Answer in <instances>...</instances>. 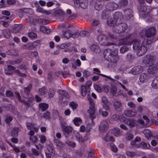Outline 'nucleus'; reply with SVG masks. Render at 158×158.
I'll return each instance as SVG.
<instances>
[{"label":"nucleus","mask_w":158,"mask_h":158,"mask_svg":"<svg viewBox=\"0 0 158 158\" xmlns=\"http://www.w3.org/2000/svg\"><path fill=\"white\" fill-rule=\"evenodd\" d=\"M3 34L5 38H9L10 35V30L9 29H6L3 31Z\"/></svg>","instance_id":"obj_39"},{"label":"nucleus","mask_w":158,"mask_h":158,"mask_svg":"<svg viewBox=\"0 0 158 158\" xmlns=\"http://www.w3.org/2000/svg\"><path fill=\"white\" fill-rule=\"evenodd\" d=\"M50 116V114L48 112L44 113L42 115H41V117L42 118H48Z\"/></svg>","instance_id":"obj_51"},{"label":"nucleus","mask_w":158,"mask_h":158,"mask_svg":"<svg viewBox=\"0 0 158 158\" xmlns=\"http://www.w3.org/2000/svg\"><path fill=\"white\" fill-rule=\"evenodd\" d=\"M104 139L106 142L113 141L114 138L112 133L109 131L104 138Z\"/></svg>","instance_id":"obj_21"},{"label":"nucleus","mask_w":158,"mask_h":158,"mask_svg":"<svg viewBox=\"0 0 158 158\" xmlns=\"http://www.w3.org/2000/svg\"><path fill=\"white\" fill-rule=\"evenodd\" d=\"M90 72L89 71L87 70H85L83 73V76L85 77H89L90 76Z\"/></svg>","instance_id":"obj_49"},{"label":"nucleus","mask_w":158,"mask_h":158,"mask_svg":"<svg viewBox=\"0 0 158 158\" xmlns=\"http://www.w3.org/2000/svg\"><path fill=\"white\" fill-rule=\"evenodd\" d=\"M123 15L120 12H116L115 13L114 15V20L117 22L118 24H119L118 23V21H120L122 19Z\"/></svg>","instance_id":"obj_18"},{"label":"nucleus","mask_w":158,"mask_h":158,"mask_svg":"<svg viewBox=\"0 0 158 158\" xmlns=\"http://www.w3.org/2000/svg\"><path fill=\"white\" fill-rule=\"evenodd\" d=\"M39 22L42 24H47L48 23V21L44 19H39L38 20Z\"/></svg>","instance_id":"obj_58"},{"label":"nucleus","mask_w":158,"mask_h":158,"mask_svg":"<svg viewBox=\"0 0 158 158\" xmlns=\"http://www.w3.org/2000/svg\"><path fill=\"white\" fill-rule=\"evenodd\" d=\"M88 33L85 31H82L80 32V35L82 37H85L88 35Z\"/></svg>","instance_id":"obj_56"},{"label":"nucleus","mask_w":158,"mask_h":158,"mask_svg":"<svg viewBox=\"0 0 158 158\" xmlns=\"http://www.w3.org/2000/svg\"><path fill=\"white\" fill-rule=\"evenodd\" d=\"M87 98L90 103L89 109L88 110V112L91 115L94 114L95 113L94 103L90 95H88Z\"/></svg>","instance_id":"obj_7"},{"label":"nucleus","mask_w":158,"mask_h":158,"mask_svg":"<svg viewBox=\"0 0 158 158\" xmlns=\"http://www.w3.org/2000/svg\"><path fill=\"white\" fill-rule=\"evenodd\" d=\"M73 121L74 124L77 126H79L82 122V120L81 118L77 117L75 118Z\"/></svg>","instance_id":"obj_31"},{"label":"nucleus","mask_w":158,"mask_h":158,"mask_svg":"<svg viewBox=\"0 0 158 158\" xmlns=\"http://www.w3.org/2000/svg\"><path fill=\"white\" fill-rule=\"evenodd\" d=\"M38 137L40 139V141L41 143H43L45 142L46 140V138L44 135L40 134L39 135Z\"/></svg>","instance_id":"obj_42"},{"label":"nucleus","mask_w":158,"mask_h":158,"mask_svg":"<svg viewBox=\"0 0 158 158\" xmlns=\"http://www.w3.org/2000/svg\"><path fill=\"white\" fill-rule=\"evenodd\" d=\"M74 63H72V68L74 69H76L77 66L80 67L81 64V63L80 60L77 59L76 60H73Z\"/></svg>","instance_id":"obj_23"},{"label":"nucleus","mask_w":158,"mask_h":158,"mask_svg":"<svg viewBox=\"0 0 158 158\" xmlns=\"http://www.w3.org/2000/svg\"><path fill=\"white\" fill-rule=\"evenodd\" d=\"M137 122L133 119H131L129 120L128 122V124L130 126L134 127L137 125Z\"/></svg>","instance_id":"obj_40"},{"label":"nucleus","mask_w":158,"mask_h":158,"mask_svg":"<svg viewBox=\"0 0 158 158\" xmlns=\"http://www.w3.org/2000/svg\"><path fill=\"white\" fill-rule=\"evenodd\" d=\"M143 119L146 121L145 125L149 126L148 123L149 122L150 120L148 118L146 115H143Z\"/></svg>","instance_id":"obj_59"},{"label":"nucleus","mask_w":158,"mask_h":158,"mask_svg":"<svg viewBox=\"0 0 158 158\" xmlns=\"http://www.w3.org/2000/svg\"><path fill=\"white\" fill-rule=\"evenodd\" d=\"M133 137V135L132 134L127 133L125 135V138L127 140H131Z\"/></svg>","instance_id":"obj_43"},{"label":"nucleus","mask_w":158,"mask_h":158,"mask_svg":"<svg viewBox=\"0 0 158 158\" xmlns=\"http://www.w3.org/2000/svg\"><path fill=\"white\" fill-rule=\"evenodd\" d=\"M156 29L154 27L147 30H143L140 32V36L141 37L146 36L147 37V39L142 42L138 39L133 41V49L136 51L138 56H140L144 54L147 51V45L155 41L154 35Z\"/></svg>","instance_id":"obj_1"},{"label":"nucleus","mask_w":158,"mask_h":158,"mask_svg":"<svg viewBox=\"0 0 158 158\" xmlns=\"http://www.w3.org/2000/svg\"><path fill=\"white\" fill-rule=\"evenodd\" d=\"M139 144L144 148L148 149L150 147V145L149 144H147L143 142H141Z\"/></svg>","instance_id":"obj_44"},{"label":"nucleus","mask_w":158,"mask_h":158,"mask_svg":"<svg viewBox=\"0 0 158 158\" xmlns=\"http://www.w3.org/2000/svg\"><path fill=\"white\" fill-rule=\"evenodd\" d=\"M55 94L53 89H50L48 92L49 97H52Z\"/></svg>","instance_id":"obj_53"},{"label":"nucleus","mask_w":158,"mask_h":158,"mask_svg":"<svg viewBox=\"0 0 158 158\" xmlns=\"http://www.w3.org/2000/svg\"><path fill=\"white\" fill-rule=\"evenodd\" d=\"M29 68L28 64L27 62L23 63L20 66V69H27Z\"/></svg>","instance_id":"obj_45"},{"label":"nucleus","mask_w":158,"mask_h":158,"mask_svg":"<svg viewBox=\"0 0 158 158\" xmlns=\"http://www.w3.org/2000/svg\"><path fill=\"white\" fill-rule=\"evenodd\" d=\"M72 130V127L71 126H68L64 127L63 131L67 134H69L71 132Z\"/></svg>","instance_id":"obj_33"},{"label":"nucleus","mask_w":158,"mask_h":158,"mask_svg":"<svg viewBox=\"0 0 158 158\" xmlns=\"http://www.w3.org/2000/svg\"><path fill=\"white\" fill-rule=\"evenodd\" d=\"M66 143L71 147L74 148L76 146L75 143L74 142L70 141H68L66 142Z\"/></svg>","instance_id":"obj_62"},{"label":"nucleus","mask_w":158,"mask_h":158,"mask_svg":"<svg viewBox=\"0 0 158 158\" xmlns=\"http://www.w3.org/2000/svg\"><path fill=\"white\" fill-rule=\"evenodd\" d=\"M38 93L40 95H44L47 94V90L45 87H44L39 89Z\"/></svg>","instance_id":"obj_29"},{"label":"nucleus","mask_w":158,"mask_h":158,"mask_svg":"<svg viewBox=\"0 0 158 158\" xmlns=\"http://www.w3.org/2000/svg\"><path fill=\"white\" fill-rule=\"evenodd\" d=\"M107 24L110 26H113L116 24H118L117 22L113 19H110L108 20L107 22Z\"/></svg>","instance_id":"obj_35"},{"label":"nucleus","mask_w":158,"mask_h":158,"mask_svg":"<svg viewBox=\"0 0 158 158\" xmlns=\"http://www.w3.org/2000/svg\"><path fill=\"white\" fill-rule=\"evenodd\" d=\"M117 53L118 51L116 50L112 51L110 50H106L104 52V56L105 58L106 56H108V61L113 63H115L119 59Z\"/></svg>","instance_id":"obj_2"},{"label":"nucleus","mask_w":158,"mask_h":158,"mask_svg":"<svg viewBox=\"0 0 158 158\" xmlns=\"http://www.w3.org/2000/svg\"><path fill=\"white\" fill-rule=\"evenodd\" d=\"M143 69V66L138 65L133 67L131 69V72L133 74H137L142 72Z\"/></svg>","instance_id":"obj_10"},{"label":"nucleus","mask_w":158,"mask_h":158,"mask_svg":"<svg viewBox=\"0 0 158 158\" xmlns=\"http://www.w3.org/2000/svg\"><path fill=\"white\" fill-rule=\"evenodd\" d=\"M157 69H158V64H157V66L155 64L153 63L149 66L148 69V72L151 74H153L155 73Z\"/></svg>","instance_id":"obj_13"},{"label":"nucleus","mask_w":158,"mask_h":158,"mask_svg":"<svg viewBox=\"0 0 158 158\" xmlns=\"http://www.w3.org/2000/svg\"><path fill=\"white\" fill-rule=\"evenodd\" d=\"M111 150L114 152H116L117 151V148L116 146L113 144L111 145Z\"/></svg>","instance_id":"obj_61"},{"label":"nucleus","mask_w":158,"mask_h":158,"mask_svg":"<svg viewBox=\"0 0 158 158\" xmlns=\"http://www.w3.org/2000/svg\"><path fill=\"white\" fill-rule=\"evenodd\" d=\"M13 117L12 116H9L7 117L5 119V122L6 123H8L10 122L12 120Z\"/></svg>","instance_id":"obj_64"},{"label":"nucleus","mask_w":158,"mask_h":158,"mask_svg":"<svg viewBox=\"0 0 158 158\" xmlns=\"http://www.w3.org/2000/svg\"><path fill=\"white\" fill-rule=\"evenodd\" d=\"M117 91L116 88L115 86H112L111 88L110 91L113 94H115Z\"/></svg>","instance_id":"obj_63"},{"label":"nucleus","mask_w":158,"mask_h":158,"mask_svg":"<svg viewBox=\"0 0 158 158\" xmlns=\"http://www.w3.org/2000/svg\"><path fill=\"white\" fill-rule=\"evenodd\" d=\"M81 94L82 96L85 97L86 94L87 90V88L86 86L82 85L81 86Z\"/></svg>","instance_id":"obj_32"},{"label":"nucleus","mask_w":158,"mask_h":158,"mask_svg":"<svg viewBox=\"0 0 158 158\" xmlns=\"http://www.w3.org/2000/svg\"><path fill=\"white\" fill-rule=\"evenodd\" d=\"M143 133L147 139L149 140V138L151 136L150 131L148 129H146L143 131Z\"/></svg>","instance_id":"obj_36"},{"label":"nucleus","mask_w":158,"mask_h":158,"mask_svg":"<svg viewBox=\"0 0 158 158\" xmlns=\"http://www.w3.org/2000/svg\"><path fill=\"white\" fill-rule=\"evenodd\" d=\"M28 36L31 39L35 38L37 35L35 33L32 32H30L28 34Z\"/></svg>","instance_id":"obj_50"},{"label":"nucleus","mask_w":158,"mask_h":158,"mask_svg":"<svg viewBox=\"0 0 158 158\" xmlns=\"http://www.w3.org/2000/svg\"><path fill=\"white\" fill-rule=\"evenodd\" d=\"M29 139L30 140L34 143L38 141V138L36 136H30Z\"/></svg>","instance_id":"obj_48"},{"label":"nucleus","mask_w":158,"mask_h":158,"mask_svg":"<svg viewBox=\"0 0 158 158\" xmlns=\"http://www.w3.org/2000/svg\"><path fill=\"white\" fill-rule=\"evenodd\" d=\"M98 41L101 42V44L105 46L114 45L115 44L113 43L109 42L107 41L109 40V39L106 37V36L102 34H100L98 35L97 37Z\"/></svg>","instance_id":"obj_3"},{"label":"nucleus","mask_w":158,"mask_h":158,"mask_svg":"<svg viewBox=\"0 0 158 158\" xmlns=\"http://www.w3.org/2000/svg\"><path fill=\"white\" fill-rule=\"evenodd\" d=\"M75 6L85 9L86 8L88 5V0H73Z\"/></svg>","instance_id":"obj_5"},{"label":"nucleus","mask_w":158,"mask_h":158,"mask_svg":"<svg viewBox=\"0 0 158 158\" xmlns=\"http://www.w3.org/2000/svg\"><path fill=\"white\" fill-rule=\"evenodd\" d=\"M75 137L76 140L79 143H82L83 142V140L81 136L78 133H77L75 134Z\"/></svg>","instance_id":"obj_37"},{"label":"nucleus","mask_w":158,"mask_h":158,"mask_svg":"<svg viewBox=\"0 0 158 158\" xmlns=\"http://www.w3.org/2000/svg\"><path fill=\"white\" fill-rule=\"evenodd\" d=\"M115 27L117 29L120 28L119 29L115 31V33H119L126 30L127 28V25L125 23H123Z\"/></svg>","instance_id":"obj_12"},{"label":"nucleus","mask_w":158,"mask_h":158,"mask_svg":"<svg viewBox=\"0 0 158 158\" xmlns=\"http://www.w3.org/2000/svg\"><path fill=\"white\" fill-rule=\"evenodd\" d=\"M126 153L127 156L131 157H134L136 155L135 153L134 152L128 151H126Z\"/></svg>","instance_id":"obj_47"},{"label":"nucleus","mask_w":158,"mask_h":158,"mask_svg":"<svg viewBox=\"0 0 158 158\" xmlns=\"http://www.w3.org/2000/svg\"><path fill=\"white\" fill-rule=\"evenodd\" d=\"M32 154L34 155L35 156H38L39 155V152L36 150L35 148H33L31 149Z\"/></svg>","instance_id":"obj_54"},{"label":"nucleus","mask_w":158,"mask_h":158,"mask_svg":"<svg viewBox=\"0 0 158 158\" xmlns=\"http://www.w3.org/2000/svg\"><path fill=\"white\" fill-rule=\"evenodd\" d=\"M40 29L41 31L45 34H48L50 32V30L44 26H41Z\"/></svg>","instance_id":"obj_30"},{"label":"nucleus","mask_w":158,"mask_h":158,"mask_svg":"<svg viewBox=\"0 0 158 158\" xmlns=\"http://www.w3.org/2000/svg\"><path fill=\"white\" fill-rule=\"evenodd\" d=\"M114 106L115 110L117 111H120L122 105L121 103L118 101H116L114 103Z\"/></svg>","instance_id":"obj_28"},{"label":"nucleus","mask_w":158,"mask_h":158,"mask_svg":"<svg viewBox=\"0 0 158 158\" xmlns=\"http://www.w3.org/2000/svg\"><path fill=\"white\" fill-rule=\"evenodd\" d=\"M102 7V5L98 4L97 3L95 5V8L97 10H99L101 9Z\"/></svg>","instance_id":"obj_60"},{"label":"nucleus","mask_w":158,"mask_h":158,"mask_svg":"<svg viewBox=\"0 0 158 158\" xmlns=\"http://www.w3.org/2000/svg\"><path fill=\"white\" fill-rule=\"evenodd\" d=\"M8 19V17L6 16H3L1 18V21L3 22V25L6 27H7L8 26V24L7 22L4 21L6 20H7Z\"/></svg>","instance_id":"obj_34"},{"label":"nucleus","mask_w":158,"mask_h":158,"mask_svg":"<svg viewBox=\"0 0 158 158\" xmlns=\"http://www.w3.org/2000/svg\"><path fill=\"white\" fill-rule=\"evenodd\" d=\"M112 133V135L116 136H118L122 134V132L118 128H115L110 131Z\"/></svg>","instance_id":"obj_20"},{"label":"nucleus","mask_w":158,"mask_h":158,"mask_svg":"<svg viewBox=\"0 0 158 158\" xmlns=\"http://www.w3.org/2000/svg\"><path fill=\"white\" fill-rule=\"evenodd\" d=\"M69 106L70 107H71L73 110L76 109L77 107V104L74 102L72 101L70 102L69 103Z\"/></svg>","instance_id":"obj_38"},{"label":"nucleus","mask_w":158,"mask_h":158,"mask_svg":"<svg viewBox=\"0 0 158 158\" xmlns=\"http://www.w3.org/2000/svg\"><path fill=\"white\" fill-rule=\"evenodd\" d=\"M111 12V11H110L109 9H107L106 7V9L103 11L102 13V18L103 19H106L108 18L110 16Z\"/></svg>","instance_id":"obj_15"},{"label":"nucleus","mask_w":158,"mask_h":158,"mask_svg":"<svg viewBox=\"0 0 158 158\" xmlns=\"http://www.w3.org/2000/svg\"><path fill=\"white\" fill-rule=\"evenodd\" d=\"M39 106L40 109L44 111L48 109V105L46 103H42L39 104Z\"/></svg>","instance_id":"obj_25"},{"label":"nucleus","mask_w":158,"mask_h":158,"mask_svg":"<svg viewBox=\"0 0 158 158\" xmlns=\"http://www.w3.org/2000/svg\"><path fill=\"white\" fill-rule=\"evenodd\" d=\"M52 10V12L51 14L56 17L62 16L64 15V12L60 9H57L56 10Z\"/></svg>","instance_id":"obj_14"},{"label":"nucleus","mask_w":158,"mask_h":158,"mask_svg":"<svg viewBox=\"0 0 158 158\" xmlns=\"http://www.w3.org/2000/svg\"><path fill=\"white\" fill-rule=\"evenodd\" d=\"M108 125L107 122L106 120L102 121L99 126V130L101 132H104L108 129Z\"/></svg>","instance_id":"obj_9"},{"label":"nucleus","mask_w":158,"mask_h":158,"mask_svg":"<svg viewBox=\"0 0 158 158\" xmlns=\"http://www.w3.org/2000/svg\"><path fill=\"white\" fill-rule=\"evenodd\" d=\"M149 78V76L148 74L145 73H143L141 74L139 79L140 81L142 83L146 82Z\"/></svg>","instance_id":"obj_16"},{"label":"nucleus","mask_w":158,"mask_h":158,"mask_svg":"<svg viewBox=\"0 0 158 158\" xmlns=\"http://www.w3.org/2000/svg\"><path fill=\"white\" fill-rule=\"evenodd\" d=\"M34 5L36 7V11L37 12L45 14L48 15H51L52 11L50 10H47L44 9L43 8L40 6L38 2H34Z\"/></svg>","instance_id":"obj_6"},{"label":"nucleus","mask_w":158,"mask_h":158,"mask_svg":"<svg viewBox=\"0 0 158 158\" xmlns=\"http://www.w3.org/2000/svg\"><path fill=\"white\" fill-rule=\"evenodd\" d=\"M158 85V81L156 78L154 79L152 81L151 86L152 88L154 89H157L158 88V87H157V85Z\"/></svg>","instance_id":"obj_41"},{"label":"nucleus","mask_w":158,"mask_h":158,"mask_svg":"<svg viewBox=\"0 0 158 158\" xmlns=\"http://www.w3.org/2000/svg\"><path fill=\"white\" fill-rule=\"evenodd\" d=\"M71 37L70 32L69 31H65L63 32L62 38H66L67 39H69Z\"/></svg>","instance_id":"obj_26"},{"label":"nucleus","mask_w":158,"mask_h":158,"mask_svg":"<svg viewBox=\"0 0 158 158\" xmlns=\"http://www.w3.org/2000/svg\"><path fill=\"white\" fill-rule=\"evenodd\" d=\"M94 89L98 92H101L102 91V88L98 85H94Z\"/></svg>","instance_id":"obj_52"},{"label":"nucleus","mask_w":158,"mask_h":158,"mask_svg":"<svg viewBox=\"0 0 158 158\" xmlns=\"http://www.w3.org/2000/svg\"><path fill=\"white\" fill-rule=\"evenodd\" d=\"M126 119V118L123 115L119 116L117 114H114L111 117L110 119V121L112 123H114L115 121L118 122L119 120H120L121 122H125Z\"/></svg>","instance_id":"obj_8"},{"label":"nucleus","mask_w":158,"mask_h":158,"mask_svg":"<svg viewBox=\"0 0 158 158\" xmlns=\"http://www.w3.org/2000/svg\"><path fill=\"white\" fill-rule=\"evenodd\" d=\"M138 9L139 11L141 12H144L142 15H143V14H144V15L143 16L144 18H146L148 17V15L147 14V12H145V11L147 10V7L145 6L142 5L139 6L138 7Z\"/></svg>","instance_id":"obj_19"},{"label":"nucleus","mask_w":158,"mask_h":158,"mask_svg":"<svg viewBox=\"0 0 158 158\" xmlns=\"http://www.w3.org/2000/svg\"><path fill=\"white\" fill-rule=\"evenodd\" d=\"M124 114L127 116L132 117L136 115L137 112L135 111H134L132 110H127L124 112Z\"/></svg>","instance_id":"obj_22"},{"label":"nucleus","mask_w":158,"mask_h":158,"mask_svg":"<svg viewBox=\"0 0 158 158\" xmlns=\"http://www.w3.org/2000/svg\"><path fill=\"white\" fill-rule=\"evenodd\" d=\"M54 144L56 146L59 148H61L64 146V144L58 139L54 138Z\"/></svg>","instance_id":"obj_24"},{"label":"nucleus","mask_w":158,"mask_h":158,"mask_svg":"<svg viewBox=\"0 0 158 158\" xmlns=\"http://www.w3.org/2000/svg\"><path fill=\"white\" fill-rule=\"evenodd\" d=\"M154 61L153 57L150 55H147L145 56L143 60V62L146 64H152Z\"/></svg>","instance_id":"obj_11"},{"label":"nucleus","mask_w":158,"mask_h":158,"mask_svg":"<svg viewBox=\"0 0 158 158\" xmlns=\"http://www.w3.org/2000/svg\"><path fill=\"white\" fill-rule=\"evenodd\" d=\"M118 7V5L114 2L109 3L106 6L107 8L109 9L111 11L116 10Z\"/></svg>","instance_id":"obj_17"},{"label":"nucleus","mask_w":158,"mask_h":158,"mask_svg":"<svg viewBox=\"0 0 158 158\" xmlns=\"http://www.w3.org/2000/svg\"><path fill=\"white\" fill-rule=\"evenodd\" d=\"M6 94V96L8 97L13 96L14 95V93L12 91L10 90L7 91Z\"/></svg>","instance_id":"obj_57"},{"label":"nucleus","mask_w":158,"mask_h":158,"mask_svg":"<svg viewBox=\"0 0 158 158\" xmlns=\"http://www.w3.org/2000/svg\"><path fill=\"white\" fill-rule=\"evenodd\" d=\"M20 131V129L18 127H15L12 130L11 134L13 136H16L18 135V133Z\"/></svg>","instance_id":"obj_27"},{"label":"nucleus","mask_w":158,"mask_h":158,"mask_svg":"<svg viewBox=\"0 0 158 158\" xmlns=\"http://www.w3.org/2000/svg\"><path fill=\"white\" fill-rule=\"evenodd\" d=\"M129 49V48L124 46L120 48V51L121 53H124L125 52L127 51Z\"/></svg>","instance_id":"obj_46"},{"label":"nucleus","mask_w":158,"mask_h":158,"mask_svg":"<svg viewBox=\"0 0 158 158\" xmlns=\"http://www.w3.org/2000/svg\"><path fill=\"white\" fill-rule=\"evenodd\" d=\"M15 30L16 32H19L22 29V26L21 25H16L15 27Z\"/></svg>","instance_id":"obj_55"},{"label":"nucleus","mask_w":158,"mask_h":158,"mask_svg":"<svg viewBox=\"0 0 158 158\" xmlns=\"http://www.w3.org/2000/svg\"><path fill=\"white\" fill-rule=\"evenodd\" d=\"M138 39L132 40L130 36L129 35L126 38H122L119 40V45H131L132 44H133V41Z\"/></svg>","instance_id":"obj_4"}]
</instances>
